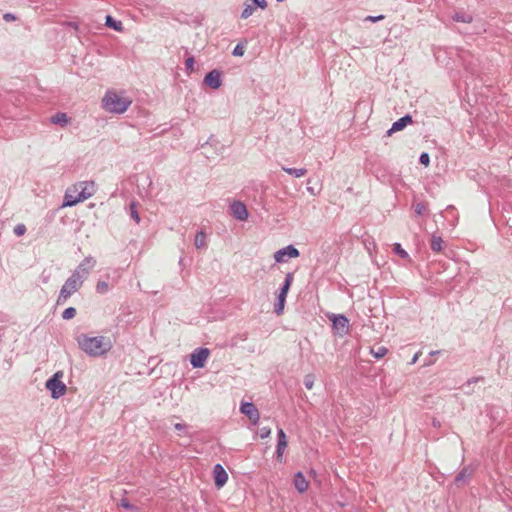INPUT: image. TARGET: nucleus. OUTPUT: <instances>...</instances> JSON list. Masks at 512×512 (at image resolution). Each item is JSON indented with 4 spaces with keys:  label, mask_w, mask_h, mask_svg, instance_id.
<instances>
[{
    "label": "nucleus",
    "mask_w": 512,
    "mask_h": 512,
    "mask_svg": "<svg viewBox=\"0 0 512 512\" xmlns=\"http://www.w3.org/2000/svg\"><path fill=\"white\" fill-rule=\"evenodd\" d=\"M95 184L92 181L78 182L67 188L64 196L63 207H72L93 196Z\"/></svg>",
    "instance_id": "1"
},
{
    "label": "nucleus",
    "mask_w": 512,
    "mask_h": 512,
    "mask_svg": "<svg viewBox=\"0 0 512 512\" xmlns=\"http://www.w3.org/2000/svg\"><path fill=\"white\" fill-rule=\"evenodd\" d=\"M77 343L81 350L93 357L101 356L111 348L110 341L103 336L90 337L81 334L77 337Z\"/></svg>",
    "instance_id": "2"
},
{
    "label": "nucleus",
    "mask_w": 512,
    "mask_h": 512,
    "mask_svg": "<svg viewBox=\"0 0 512 512\" xmlns=\"http://www.w3.org/2000/svg\"><path fill=\"white\" fill-rule=\"evenodd\" d=\"M132 100L122 93L107 91L102 99V107L109 113L123 114L128 110Z\"/></svg>",
    "instance_id": "3"
},
{
    "label": "nucleus",
    "mask_w": 512,
    "mask_h": 512,
    "mask_svg": "<svg viewBox=\"0 0 512 512\" xmlns=\"http://www.w3.org/2000/svg\"><path fill=\"white\" fill-rule=\"evenodd\" d=\"M63 376V371H57L46 381L45 386L50 391L51 397L54 399H58L66 393L67 387L62 381Z\"/></svg>",
    "instance_id": "4"
},
{
    "label": "nucleus",
    "mask_w": 512,
    "mask_h": 512,
    "mask_svg": "<svg viewBox=\"0 0 512 512\" xmlns=\"http://www.w3.org/2000/svg\"><path fill=\"white\" fill-rule=\"evenodd\" d=\"M83 283L74 278V276H70L64 283V285L62 286L61 290H60V293H59V296H58V299H57V304H63L66 302V300L72 295L74 294L75 292H77L81 287H82Z\"/></svg>",
    "instance_id": "5"
},
{
    "label": "nucleus",
    "mask_w": 512,
    "mask_h": 512,
    "mask_svg": "<svg viewBox=\"0 0 512 512\" xmlns=\"http://www.w3.org/2000/svg\"><path fill=\"white\" fill-rule=\"evenodd\" d=\"M95 265L96 259L92 256H87L75 268V270L72 273V276H74V278L84 283V281L90 275L91 271L94 269Z\"/></svg>",
    "instance_id": "6"
},
{
    "label": "nucleus",
    "mask_w": 512,
    "mask_h": 512,
    "mask_svg": "<svg viewBox=\"0 0 512 512\" xmlns=\"http://www.w3.org/2000/svg\"><path fill=\"white\" fill-rule=\"evenodd\" d=\"M210 351L207 348H198L194 350L190 355V362L194 368H202L205 365Z\"/></svg>",
    "instance_id": "7"
},
{
    "label": "nucleus",
    "mask_w": 512,
    "mask_h": 512,
    "mask_svg": "<svg viewBox=\"0 0 512 512\" xmlns=\"http://www.w3.org/2000/svg\"><path fill=\"white\" fill-rule=\"evenodd\" d=\"M292 281H293V276L291 274H287L286 279H285V283H284L283 287L281 288V291H280V293L278 295V303L275 306V312L278 315L281 314L283 312V310H284L286 296H287V293H288V291L290 289Z\"/></svg>",
    "instance_id": "8"
},
{
    "label": "nucleus",
    "mask_w": 512,
    "mask_h": 512,
    "mask_svg": "<svg viewBox=\"0 0 512 512\" xmlns=\"http://www.w3.org/2000/svg\"><path fill=\"white\" fill-rule=\"evenodd\" d=\"M329 319L332 321L333 328L336 333L340 336H344L348 334L349 331V321L343 315H331Z\"/></svg>",
    "instance_id": "9"
},
{
    "label": "nucleus",
    "mask_w": 512,
    "mask_h": 512,
    "mask_svg": "<svg viewBox=\"0 0 512 512\" xmlns=\"http://www.w3.org/2000/svg\"><path fill=\"white\" fill-rule=\"evenodd\" d=\"M222 85L221 72L219 70H212L203 80V86L211 89H218Z\"/></svg>",
    "instance_id": "10"
},
{
    "label": "nucleus",
    "mask_w": 512,
    "mask_h": 512,
    "mask_svg": "<svg viewBox=\"0 0 512 512\" xmlns=\"http://www.w3.org/2000/svg\"><path fill=\"white\" fill-rule=\"evenodd\" d=\"M298 256H299V251L292 245H289L283 249H280L274 254V258H275L276 262H284V261H286V257L297 258Z\"/></svg>",
    "instance_id": "11"
},
{
    "label": "nucleus",
    "mask_w": 512,
    "mask_h": 512,
    "mask_svg": "<svg viewBox=\"0 0 512 512\" xmlns=\"http://www.w3.org/2000/svg\"><path fill=\"white\" fill-rule=\"evenodd\" d=\"M240 411L245 414L253 424H257L260 419L258 409L253 403H242Z\"/></svg>",
    "instance_id": "12"
},
{
    "label": "nucleus",
    "mask_w": 512,
    "mask_h": 512,
    "mask_svg": "<svg viewBox=\"0 0 512 512\" xmlns=\"http://www.w3.org/2000/svg\"><path fill=\"white\" fill-rule=\"evenodd\" d=\"M230 209L232 215L240 221H245L248 218V211L244 203L239 201H234L230 204Z\"/></svg>",
    "instance_id": "13"
},
{
    "label": "nucleus",
    "mask_w": 512,
    "mask_h": 512,
    "mask_svg": "<svg viewBox=\"0 0 512 512\" xmlns=\"http://www.w3.org/2000/svg\"><path fill=\"white\" fill-rule=\"evenodd\" d=\"M294 486L299 493H304L309 488V482L306 480L301 472H298L294 476Z\"/></svg>",
    "instance_id": "14"
},
{
    "label": "nucleus",
    "mask_w": 512,
    "mask_h": 512,
    "mask_svg": "<svg viewBox=\"0 0 512 512\" xmlns=\"http://www.w3.org/2000/svg\"><path fill=\"white\" fill-rule=\"evenodd\" d=\"M287 447V437L282 429L278 431L277 458L281 461L284 451Z\"/></svg>",
    "instance_id": "15"
},
{
    "label": "nucleus",
    "mask_w": 512,
    "mask_h": 512,
    "mask_svg": "<svg viewBox=\"0 0 512 512\" xmlns=\"http://www.w3.org/2000/svg\"><path fill=\"white\" fill-rule=\"evenodd\" d=\"M410 123H412V117L406 115L393 123L391 129L388 131V134L391 135L393 132L400 131Z\"/></svg>",
    "instance_id": "16"
},
{
    "label": "nucleus",
    "mask_w": 512,
    "mask_h": 512,
    "mask_svg": "<svg viewBox=\"0 0 512 512\" xmlns=\"http://www.w3.org/2000/svg\"><path fill=\"white\" fill-rule=\"evenodd\" d=\"M215 484L218 488L224 486V468L221 464H217L214 468Z\"/></svg>",
    "instance_id": "17"
},
{
    "label": "nucleus",
    "mask_w": 512,
    "mask_h": 512,
    "mask_svg": "<svg viewBox=\"0 0 512 512\" xmlns=\"http://www.w3.org/2000/svg\"><path fill=\"white\" fill-rule=\"evenodd\" d=\"M51 122L64 127L69 123V117L66 113L60 112L51 117Z\"/></svg>",
    "instance_id": "18"
},
{
    "label": "nucleus",
    "mask_w": 512,
    "mask_h": 512,
    "mask_svg": "<svg viewBox=\"0 0 512 512\" xmlns=\"http://www.w3.org/2000/svg\"><path fill=\"white\" fill-rule=\"evenodd\" d=\"M431 249L434 252H440L443 248V240L440 236L433 235L430 242Z\"/></svg>",
    "instance_id": "19"
},
{
    "label": "nucleus",
    "mask_w": 512,
    "mask_h": 512,
    "mask_svg": "<svg viewBox=\"0 0 512 512\" xmlns=\"http://www.w3.org/2000/svg\"><path fill=\"white\" fill-rule=\"evenodd\" d=\"M105 24L106 26H108L109 28H112L116 31H122L123 27H122V23L120 21H116L112 16L110 15H107L106 16V21H105Z\"/></svg>",
    "instance_id": "20"
},
{
    "label": "nucleus",
    "mask_w": 512,
    "mask_h": 512,
    "mask_svg": "<svg viewBox=\"0 0 512 512\" xmlns=\"http://www.w3.org/2000/svg\"><path fill=\"white\" fill-rule=\"evenodd\" d=\"M194 245L197 249H202L206 247V235L203 231H200L196 234Z\"/></svg>",
    "instance_id": "21"
},
{
    "label": "nucleus",
    "mask_w": 512,
    "mask_h": 512,
    "mask_svg": "<svg viewBox=\"0 0 512 512\" xmlns=\"http://www.w3.org/2000/svg\"><path fill=\"white\" fill-rule=\"evenodd\" d=\"M256 10V6L251 2H246L245 3V7L242 11V14H241V17L243 19H247L248 17H250Z\"/></svg>",
    "instance_id": "22"
},
{
    "label": "nucleus",
    "mask_w": 512,
    "mask_h": 512,
    "mask_svg": "<svg viewBox=\"0 0 512 512\" xmlns=\"http://www.w3.org/2000/svg\"><path fill=\"white\" fill-rule=\"evenodd\" d=\"M370 352L375 358L380 359L388 353V349L384 346H378L376 348H372Z\"/></svg>",
    "instance_id": "23"
},
{
    "label": "nucleus",
    "mask_w": 512,
    "mask_h": 512,
    "mask_svg": "<svg viewBox=\"0 0 512 512\" xmlns=\"http://www.w3.org/2000/svg\"><path fill=\"white\" fill-rule=\"evenodd\" d=\"M283 170L285 172H287L288 174L294 175L297 178L304 176L307 172L306 169H304V168L296 169V168L283 167Z\"/></svg>",
    "instance_id": "24"
},
{
    "label": "nucleus",
    "mask_w": 512,
    "mask_h": 512,
    "mask_svg": "<svg viewBox=\"0 0 512 512\" xmlns=\"http://www.w3.org/2000/svg\"><path fill=\"white\" fill-rule=\"evenodd\" d=\"M110 287L108 282L100 280L96 285V292L99 294H106L109 291Z\"/></svg>",
    "instance_id": "25"
},
{
    "label": "nucleus",
    "mask_w": 512,
    "mask_h": 512,
    "mask_svg": "<svg viewBox=\"0 0 512 512\" xmlns=\"http://www.w3.org/2000/svg\"><path fill=\"white\" fill-rule=\"evenodd\" d=\"M428 206L424 202H419L414 205V211L417 215H423L427 212Z\"/></svg>",
    "instance_id": "26"
},
{
    "label": "nucleus",
    "mask_w": 512,
    "mask_h": 512,
    "mask_svg": "<svg viewBox=\"0 0 512 512\" xmlns=\"http://www.w3.org/2000/svg\"><path fill=\"white\" fill-rule=\"evenodd\" d=\"M76 315V309L74 307L66 308L62 313V318L65 320H70L74 318Z\"/></svg>",
    "instance_id": "27"
},
{
    "label": "nucleus",
    "mask_w": 512,
    "mask_h": 512,
    "mask_svg": "<svg viewBox=\"0 0 512 512\" xmlns=\"http://www.w3.org/2000/svg\"><path fill=\"white\" fill-rule=\"evenodd\" d=\"M194 57H188L185 61L186 72L191 74L194 71Z\"/></svg>",
    "instance_id": "28"
},
{
    "label": "nucleus",
    "mask_w": 512,
    "mask_h": 512,
    "mask_svg": "<svg viewBox=\"0 0 512 512\" xmlns=\"http://www.w3.org/2000/svg\"><path fill=\"white\" fill-rule=\"evenodd\" d=\"M304 385L308 390H311L314 387V376L312 374L305 376Z\"/></svg>",
    "instance_id": "29"
},
{
    "label": "nucleus",
    "mask_w": 512,
    "mask_h": 512,
    "mask_svg": "<svg viewBox=\"0 0 512 512\" xmlns=\"http://www.w3.org/2000/svg\"><path fill=\"white\" fill-rule=\"evenodd\" d=\"M394 251L402 258H408V253L401 247L399 243L394 244Z\"/></svg>",
    "instance_id": "30"
},
{
    "label": "nucleus",
    "mask_w": 512,
    "mask_h": 512,
    "mask_svg": "<svg viewBox=\"0 0 512 512\" xmlns=\"http://www.w3.org/2000/svg\"><path fill=\"white\" fill-rule=\"evenodd\" d=\"M26 230L27 229L24 224H18L14 227V234L20 237L25 234Z\"/></svg>",
    "instance_id": "31"
},
{
    "label": "nucleus",
    "mask_w": 512,
    "mask_h": 512,
    "mask_svg": "<svg viewBox=\"0 0 512 512\" xmlns=\"http://www.w3.org/2000/svg\"><path fill=\"white\" fill-rule=\"evenodd\" d=\"M130 215L135 220L136 223L140 222V217L135 208V203H131V205H130Z\"/></svg>",
    "instance_id": "32"
},
{
    "label": "nucleus",
    "mask_w": 512,
    "mask_h": 512,
    "mask_svg": "<svg viewBox=\"0 0 512 512\" xmlns=\"http://www.w3.org/2000/svg\"><path fill=\"white\" fill-rule=\"evenodd\" d=\"M271 435V429L269 427H262L259 430V436L262 439L268 438Z\"/></svg>",
    "instance_id": "33"
},
{
    "label": "nucleus",
    "mask_w": 512,
    "mask_h": 512,
    "mask_svg": "<svg viewBox=\"0 0 512 512\" xmlns=\"http://www.w3.org/2000/svg\"><path fill=\"white\" fill-rule=\"evenodd\" d=\"M119 505L121 507H123L124 509H127V510H134L135 509V506L130 504V502L126 498L121 499Z\"/></svg>",
    "instance_id": "34"
},
{
    "label": "nucleus",
    "mask_w": 512,
    "mask_h": 512,
    "mask_svg": "<svg viewBox=\"0 0 512 512\" xmlns=\"http://www.w3.org/2000/svg\"><path fill=\"white\" fill-rule=\"evenodd\" d=\"M244 52H245V46L242 45V44H238L234 48V50H233V55H235V56H243Z\"/></svg>",
    "instance_id": "35"
},
{
    "label": "nucleus",
    "mask_w": 512,
    "mask_h": 512,
    "mask_svg": "<svg viewBox=\"0 0 512 512\" xmlns=\"http://www.w3.org/2000/svg\"><path fill=\"white\" fill-rule=\"evenodd\" d=\"M420 163L423 164L425 167L429 166L430 164V157L427 153H422L420 155Z\"/></svg>",
    "instance_id": "36"
},
{
    "label": "nucleus",
    "mask_w": 512,
    "mask_h": 512,
    "mask_svg": "<svg viewBox=\"0 0 512 512\" xmlns=\"http://www.w3.org/2000/svg\"><path fill=\"white\" fill-rule=\"evenodd\" d=\"M251 2L256 6V7H259L261 9H265L267 7V2L266 0H251Z\"/></svg>",
    "instance_id": "37"
},
{
    "label": "nucleus",
    "mask_w": 512,
    "mask_h": 512,
    "mask_svg": "<svg viewBox=\"0 0 512 512\" xmlns=\"http://www.w3.org/2000/svg\"><path fill=\"white\" fill-rule=\"evenodd\" d=\"M384 18L383 15H380V16H377V17H373V16H368L366 18L367 21H371V22H376V21H379V20H382Z\"/></svg>",
    "instance_id": "38"
},
{
    "label": "nucleus",
    "mask_w": 512,
    "mask_h": 512,
    "mask_svg": "<svg viewBox=\"0 0 512 512\" xmlns=\"http://www.w3.org/2000/svg\"><path fill=\"white\" fill-rule=\"evenodd\" d=\"M3 18L6 20V21H12V20H15V16L13 14H10V13H6Z\"/></svg>",
    "instance_id": "39"
},
{
    "label": "nucleus",
    "mask_w": 512,
    "mask_h": 512,
    "mask_svg": "<svg viewBox=\"0 0 512 512\" xmlns=\"http://www.w3.org/2000/svg\"><path fill=\"white\" fill-rule=\"evenodd\" d=\"M174 427H175V429H176V430L181 431V430H183V429L185 428V425H184V424H181V423H176V424L174 425Z\"/></svg>",
    "instance_id": "40"
}]
</instances>
